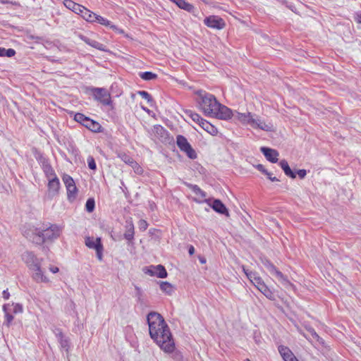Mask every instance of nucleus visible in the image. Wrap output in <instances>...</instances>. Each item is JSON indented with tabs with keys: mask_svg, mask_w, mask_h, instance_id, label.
I'll list each match as a JSON object with an SVG mask.
<instances>
[{
	"mask_svg": "<svg viewBox=\"0 0 361 361\" xmlns=\"http://www.w3.org/2000/svg\"><path fill=\"white\" fill-rule=\"evenodd\" d=\"M11 312L13 314H20L23 312V305L20 303H14L10 304Z\"/></svg>",
	"mask_w": 361,
	"mask_h": 361,
	"instance_id": "obj_36",
	"label": "nucleus"
},
{
	"mask_svg": "<svg viewBox=\"0 0 361 361\" xmlns=\"http://www.w3.org/2000/svg\"><path fill=\"white\" fill-rule=\"evenodd\" d=\"M212 207L215 212L228 216L227 208L219 200H214Z\"/></svg>",
	"mask_w": 361,
	"mask_h": 361,
	"instance_id": "obj_22",
	"label": "nucleus"
},
{
	"mask_svg": "<svg viewBox=\"0 0 361 361\" xmlns=\"http://www.w3.org/2000/svg\"><path fill=\"white\" fill-rule=\"evenodd\" d=\"M158 338H152L156 343L166 353H171L174 350L175 343L169 327L159 328L157 331Z\"/></svg>",
	"mask_w": 361,
	"mask_h": 361,
	"instance_id": "obj_3",
	"label": "nucleus"
},
{
	"mask_svg": "<svg viewBox=\"0 0 361 361\" xmlns=\"http://www.w3.org/2000/svg\"><path fill=\"white\" fill-rule=\"evenodd\" d=\"M234 114L231 109L227 106L221 104L219 102L216 110L214 111V114H212L211 117H215L222 120H227L233 117Z\"/></svg>",
	"mask_w": 361,
	"mask_h": 361,
	"instance_id": "obj_8",
	"label": "nucleus"
},
{
	"mask_svg": "<svg viewBox=\"0 0 361 361\" xmlns=\"http://www.w3.org/2000/svg\"><path fill=\"white\" fill-rule=\"evenodd\" d=\"M78 36L81 40L84 41L86 44H87V42L90 38L81 34H79Z\"/></svg>",
	"mask_w": 361,
	"mask_h": 361,
	"instance_id": "obj_56",
	"label": "nucleus"
},
{
	"mask_svg": "<svg viewBox=\"0 0 361 361\" xmlns=\"http://www.w3.org/2000/svg\"><path fill=\"white\" fill-rule=\"evenodd\" d=\"M0 2H1V4H6V3H8V1H4V0H0Z\"/></svg>",
	"mask_w": 361,
	"mask_h": 361,
	"instance_id": "obj_59",
	"label": "nucleus"
},
{
	"mask_svg": "<svg viewBox=\"0 0 361 361\" xmlns=\"http://www.w3.org/2000/svg\"><path fill=\"white\" fill-rule=\"evenodd\" d=\"M195 94L199 109L202 111L205 116H211L217 106L218 101L216 97L202 90L196 91Z\"/></svg>",
	"mask_w": 361,
	"mask_h": 361,
	"instance_id": "obj_2",
	"label": "nucleus"
},
{
	"mask_svg": "<svg viewBox=\"0 0 361 361\" xmlns=\"http://www.w3.org/2000/svg\"><path fill=\"white\" fill-rule=\"evenodd\" d=\"M121 159L123 161H125L126 164H130L133 167H134V165H137V163L135 162L131 157L126 154H123Z\"/></svg>",
	"mask_w": 361,
	"mask_h": 361,
	"instance_id": "obj_42",
	"label": "nucleus"
},
{
	"mask_svg": "<svg viewBox=\"0 0 361 361\" xmlns=\"http://www.w3.org/2000/svg\"><path fill=\"white\" fill-rule=\"evenodd\" d=\"M190 188L195 195H199L202 198L206 197V193L202 190L200 188H199L197 185H192Z\"/></svg>",
	"mask_w": 361,
	"mask_h": 361,
	"instance_id": "obj_40",
	"label": "nucleus"
},
{
	"mask_svg": "<svg viewBox=\"0 0 361 361\" xmlns=\"http://www.w3.org/2000/svg\"><path fill=\"white\" fill-rule=\"evenodd\" d=\"M22 259L30 269L34 268L36 264L38 265L41 263L40 260L31 252H25L22 255Z\"/></svg>",
	"mask_w": 361,
	"mask_h": 361,
	"instance_id": "obj_13",
	"label": "nucleus"
},
{
	"mask_svg": "<svg viewBox=\"0 0 361 361\" xmlns=\"http://www.w3.org/2000/svg\"><path fill=\"white\" fill-rule=\"evenodd\" d=\"M63 4L67 8L78 15L80 14L81 11L84 7L83 6L78 4L72 0H64Z\"/></svg>",
	"mask_w": 361,
	"mask_h": 361,
	"instance_id": "obj_21",
	"label": "nucleus"
},
{
	"mask_svg": "<svg viewBox=\"0 0 361 361\" xmlns=\"http://www.w3.org/2000/svg\"><path fill=\"white\" fill-rule=\"evenodd\" d=\"M97 252V257L99 261L102 260V252H103V245L95 250Z\"/></svg>",
	"mask_w": 361,
	"mask_h": 361,
	"instance_id": "obj_50",
	"label": "nucleus"
},
{
	"mask_svg": "<svg viewBox=\"0 0 361 361\" xmlns=\"http://www.w3.org/2000/svg\"><path fill=\"white\" fill-rule=\"evenodd\" d=\"M147 226H148V224L145 220L141 219L139 221L138 227H139L140 230L144 231L147 228Z\"/></svg>",
	"mask_w": 361,
	"mask_h": 361,
	"instance_id": "obj_46",
	"label": "nucleus"
},
{
	"mask_svg": "<svg viewBox=\"0 0 361 361\" xmlns=\"http://www.w3.org/2000/svg\"><path fill=\"white\" fill-rule=\"evenodd\" d=\"M144 272L149 276H156L158 278L164 279L167 276V272L164 266H149L143 269Z\"/></svg>",
	"mask_w": 361,
	"mask_h": 361,
	"instance_id": "obj_9",
	"label": "nucleus"
},
{
	"mask_svg": "<svg viewBox=\"0 0 361 361\" xmlns=\"http://www.w3.org/2000/svg\"><path fill=\"white\" fill-rule=\"evenodd\" d=\"M94 99L106 106L111 105L110 93L104 88L94 87L92 89Z\"/></svg>",
	"mask_w": 361,
	"mask_h": 361,
	"instance_id": "obj_7",
	"label": "nucleus"
},
{
	"mask_svg": "<svg viewBox=\"0 0 361 361\" xmlns=\"http://www.w3.org/2000/svg\"><path fill=\"white\" fill-rule=\"evenodd\" d=\"M49 269L53 274H56L59 271V268L57 267H54V266L49 267Z\"/></svg>",
	"mask_w": 361,
	"mask_h": 361,
	"instance_id": "obj_55",
	"label": "nucleus"
},
{
	"mask_svg": "<svg viewBox=\"0 0 361 361\" xmlns=\"http://www.w3.org/2000/svg\"><path fill=\"white\" fill-rule=\"evenodd\" d=\"M87 44L97 49L102 50V51L104 50V45L98 42L96 40L89 39V40L87 42Z\"/></svg>",
	"mask_w": 361,
	"mask_h": 361,
	"instance_id": "obj_37",
	"label": "nucleus"
},
{
	"mask_svg": "<svg viewBox=\"0 0 361 361\" xmlns=\"http://www.w3.org/2000/svg\"><path fill=\"white\" fill-rule=\"evenodd\" d=\"M61 232V227L51 224L49 227L40 230L37 228H30L23 231V235L36 244H40L47 240L57 238Z\"/></svg>",
	"mask_w": 361,
	"mask_h": 361,
	"instance_id": "obj_1",
	"label": "nucleus"
},
{
	"mask_svg": "<svg viewBox=\"0 0 361 361\" xmlns=\"http://www.w3.org/2000/svg\"><path fill=\"white\" fill-rule=\"evenodd\" d=\"M262 263L267 269L271 274L274 276L284 286H292L286 276L282 272L276 269V267L268 259H262Z\"/></svg>",
	"mask_w": 361,
	"mask_h": 361,
	"instance_id": "obj_5",
	"label": "nucleus"
},
{
	"mask_svg": "<svg viewBox=\"0 0 361 361\" xmlns=\"http://www.w3.org/2000/svg\"><path fill=\"white\" fill-rule=\"evenodd\" d=\"M233 118L241 123L250 125L252 127V123H254L255 115L250 112L243 114L236 111L234 113Z\"/></svg>",
	"mask_w": 361,
	"mask_h": 361,
	"instance_id": "obj_11",
	"label": "nucleus"
},
{
	"mask_svg": "<svg viewBox=\"0 0 361 361\" xmlns=\"http://www.w3.org/2000/svg\"><path fill=\"white\" fill-rule=\"evenodd\" d=\"M54 334L58 338L61 348L68 352L69 348L68 339L63 336L62 331L59 329L54 331Z\"/></svg>",
	"mask_w": 361,
	"mask_h": 361,
	"instance_id": "obj_19",
	"label": "nucleus"
},
{
	"mask_svg": "<svg viewBox=\"0 0 361 361\" xmlns=\"http://www.w3.org/2000/svg\"><path fill=\"white\" fill-rule=\"evenodd\" d=\"M2 295H3V298L5 299V300H8L9 297H10V293H8V289L6 290H4L2 293Z\"/></svg>",
	"mask_w": 361,
	"mask_h": 361,
	"instance_id": "obj_54",
	"label": "nucleus"
},
{
	"mask_svg": "<svg viewBox=\"0 0 361 361\" xmlns=\"http://www.w3.org/2000/svg\"><path fill=\"white\" fill-rule=\"evenodd\" d=\"M88 117L85 116L84 114L80 113L75 114L74 116V119L78 123H80L82 126H85Z\"/></svg>",
	"mask_w": 361,
	"mask_h": 361,
	"instance_id": "obj_39",
	"label": "nucleus"
},
{
	"mask_svg": "<svg viewBox=\"0 0 361 361\" xmlns=\"http://www.w3.org/2000/svg\"><path fill=\"white\" fill-rule=\"evenodd\" d=\"M243 270L244 273L246 274L248 279L250 281V282L256 287L260 286V284L263 283L264 281L262 279V278L258 276V274L252 271H249L248 269H245V267H243Z\"/></svg>",
	"mask_w": 361,
	"mask_h": 361,
	"instance_id": "obj_15",
	"label": "nucleus"
},
{
	"mask_svg": "<svg viewBox=\"0 0 361 361\" xmlns=\"http://www.w3.org/2000/svg\"><path fill=\"white\" fill-rule=\"evenodd\" d=\"M265 297L269 300H274V295L272 291L267 287L264 282L257 288Z\"/></svg>",
	"mask_w": 361,
	"mask_h": 361,
	"instance_id": "obj_28",
	"label": "nucleus"
},
{
	"mask_svg": "<svg viewBox=\"0 0 361 361\" xmlns=\"http://www.w3.org/2000/svg\"><path fill=\"white\" fill-rule=\"evenodd\" d=\"M3 310L5 314V323L7 326H9L10 324L13 320V316L12 315L11 310V305L9 303L5 304L3 306Z\"/></svg>",
	"mask_w": 361,
	"mask_h": 361,
	"instance_id": "obj_26",
	"label": "nucleus"
},
{
	"mask_svg": "<svg viewBox=\"0 0 361 361\" xmlns=\"http://www.w3.org/2000/svg\"><path fill=\"white\" fill-rule=\"evenodd\" d=\"M32 271V279L37 283H49V279L44 274L43 271L41 268V263L38 265H35L34 268L31 269Z\"/></svg>",
	"mask_w": 361,
	"mask_h": 361,
	"instance_id": "obj_12",
	"label": "nucleus"
},
{
	"mask_svg": "<svg viewBox=\"0 0 361 361\" xmlns=\"http://www.w3.org/2000/svg\"><path fill=\"white\" fill-rule=\"evenodd\" d=\"M135 296L138 298V300H140L142 296V289L140 287H138L137 286H135Z\"/></svg>",
	"mask_w": 361,
	"mask_h": 361,
	"instance_id": "obj_48",
	"label": "nucleus"
},
{
	"mask_svg": "<svg viewBox=\"0 0 361 361\" xmlns=\"http://www.w3.org/2000/svg\"><path fill=\"white\" fill-rule=\"evenodd\" d=\"M80 15L82 16V18L84 20H85L87 22H90V23L94 22V18H95V13H93L92 11L88 10L85 6L83 7V9H82Z\"/></svg>",
	"mask_w": 361,
	"mask_h": 361,
	"instance_id": "obj_27",
	"label": "nucleus"
},
{
	"mask_svg": "<svg viewBox=\"0 0 361 361\" xmlns=\"http://www.w3.org/2000/svg\"><path fill=\"white\" fill-rule=\"evenodd\" d=\"M200 126L212 135H214L218 133L217 128L204 119L203 121H202V123L200 125Z\"/></svg>",
	"mask_w": 361,
	"mask_h": 361,
	"instance_id": "obj_25",
	"label": "nucleus"
},
{
	"mask_svg": "<svg viewBox=\"0 0 361 361\" xmlns=\"http://www.w3.org/2000/svg\"><path fill=\"white\" fill-rule=\"evenodd\" d=\"M266 176H267V178H268L271 181H273V182H274V181H279V180L276 177L273 176H272V173H270V172H268V173L266 174Z\"/></svg>",
	"mask_w": 361,
	"mask_h": 361,
	"instance_id": "obj_53",
	"label": "nucleus"
},
{
	"mask_svg": "<svg viewBox=\"0 0 361 361\" xmlns=\"http://www.w3.org/2000/svg\"><path fill=\"white\" fill-rule=\"evenodd\" d=\"M360 22L361 23V15L360 16Z\"/></svg>",
	"mask_w": 361,
	"mask_h": 361,
	"instance_id": "obj_60",
	"label": "nucleus"
},
{
	"mask_svg": "<svg viewBox=\"0 0 361 361\" xmlns=\"http://www.w3.org/2000/svg\"><path fill=\"white\" fill-rule=\"evenodd\" d=\"M95 202L93 198H89L85 204L86 211L89 213L92 212L94 209Z\"/></svg>",
	"mask_w": 361,
	"mask_h": 361,
	"instance_id": "obj_38",
	"label": "nucleus"
},
{
	"mask_svg": "<svg viewBox=\"0 0 361 361\" xmlns=\"http://www.w3.org/2000/svg\"><path fill=\"white\" fill-rule=\"evenodd\" d=\"M87 164L88 166L90 169L95 170L97 168V165L95 161L92 157H89L87 158Z\"/></svg>",
	"mask_w": 361,
	"mask_h": 361,
	"instance_id": "obj_44",
	"label": "nucleus"
},
{
	"mask_svg": "<svg viewBox=\"0 0 361 361\" xmlns=\"http://www.w3.org/2000/svg\"><path fill=\"white\" fill-rule=\"evenodd\" d=\"M284 173L287 176H288L291 178H295V177H296V173L295 172H293L290 167L288 169H287L286 170H285Z\"/></svg>",
	"mask_w": 361,
	"mask_h": 361,
	"instance_id": "obj_47",
	"label": "nucleus"
},
{
	"mask_svg": "<svg viewBox=\"0 0 361 361\" xmlns=\"http://www.w3.org/2000/svg\"><path fill=\"white\" fill-rule=\"evenodd\" d=\"M260 150L266 159L270 162L276 163L278 161L279 153L277 150L266 147H261Z\"/></svg>",
	"mask_w": 361,
	"mask_h": 361,
	"instance_id": "obj_14",
	"label": "nucleus"
},
{
	"mask_svg": "<svg viewBox=\"0 0 361 361\" xmlns=\"http://www.w3.org/2000/svg\"><path fill=\"white\" fill-rule=\"evenodd\" d=\"M296 361H298V360Z\"/></svg>",
	"mask_w": 361,
	"mask_h": 361,
	"instance_id": "obj_62",
	"label": "nucleus"
},
{
	"mask_svg": "<svg viewBox=\"0 0 361 361\" xmlns=\"http://www.w3.org/2000/svg\"><path fill=\"white\" fill-rule=\"evenodd\" d=\"M252 127L254 128H259L265 131H271L273 126L270 123H267L258 118H254V123H252Z\"/></svg>",
	"mask_w": 361,
	"mask_h": 361,
	"instance_id": "obj_20",
	"label": "nucleus"
},
{
	"mask_svg": "<svg viewBox=\"0 0 361 361\" xmlns=\"http://www.w3.org/2000/svg\"><path fill=\"white\" fill-rule=\"evenodd\" d=\"M204 23L207 27L217 30H221L225 26L224 20L216 16H210L206 18Z\"/></svg>",
	"mask_w": 361,
	"mask_h": 361,
	"instance_id": "obj_10",
	"label": "nucleus"
},
{
	"mask_svg": "<svg viewBox=\"0 0 361 361\" xmlns=\"http://www.w3.org/2000/svg\"><path fill=\"white\" fill-rule=\"evenodd\" d=\"M66 190L68 200L73 202L75 199L78 192L75 184L66 188Z\"/></svg>",
	"mask_w": 361,
	"mask_h": 361,
	"instance_id": "obj_30",
	"label": "nucleus"
},
{
	"mask_svg": "<svg viewBox=\"0 0 361 361\" xmlns=\"http://www.w3.org/2000/svg\"><path fill=\"white\" fill-rule=\"evenodd\" d=\"M199 260L201 264L206 263V259L204 257H199Z\"/></svg>",
	"mask_w": 361,
	"mask_h": 361,
	"instance_id": "obj_58",
	"label": "nucleus"
},
{
	"mask_svg": "<svg viewBox=\"0 0 361 361\" xmlns=\"http://www.w3.org/2000/svg\"><path fill=\"white\" fill-rule=\"evenodd\" d=\"M140 77L144 80H152L157 78V75L149 71L141 72L139 73Z\"/></svg>",
	"mask_w": 361,
	"mask_h": 361,
	"instance_id": "obj_33",
	"label": "nucleus"
},
{
	"mask_svg": "<svg viewBox=\"0 0 361 361\" xmlns=\"http://www.w3.org/2000/svg\"><path fill=\"white\" fill-rule=\"evenodd\" d=\"M278 350L284 361H296L298 360L288 347L279 345Z\"/></svg>",
	"mask_w": 361,
	"mask_h": 361,
	"instance_id": "obj_16",
	"label": "nucleus"
},
{
	"mask_svg": "<svg viewBox=\"0 0 361 361\" xmlns=\"http://www.w3.org/2000/svg\"><path fill=\"white\" fill-rule=\"evenodd\" d=\"M43 171L45 173L46 178L48 180L57 177L55 173L54 170L53 169L51 166L49 164H43Z\"/></svg>",
	"mask_w": 361,
	"mask_h": 361,
	"instance_id": "obj_29",
	"label": "nucleus"
},
{
	"mask_svg": "<svg viewBox=\"0 0 361 361\" xmlns=\"http://www.w3.org/2000/svg\"><path fill=\"white\" fill-rule=\"evenodd\" d=\"M126 232L124 233V238L128 240L131 241L134 238V225L132 221V219H128L126 221Z\"/></svg>",
	"mask_w": 361,
	"mask_h": 361,
	"instance_id": "obj_18",
	"label": "nucleus"
},
{
	"mask_svg": "<svg viewBox=\"0 0 361 361\" xmlns=\"http://www.w3.org/2000/svg\"><path fill=\"white\" fill-rule=\"evenodd\" d=\"M16 54V51L13 49H5L0 47V56L12 57Z\"/></svg>",
	"mask_w": 361,
	"mask_h": 361,
	"instance_id": "obj_35",
	"label": "nucleus"
},
{
	"mask_svg": "<svg viewBox=\"0 0 361 361\" xmlns=\"http://www.w3.org/2000/svg\"><path fill=\"white\" fill-rule=\"evenodd\" d=\"M295 173H297L298 175L300 178L302 179L307 175V171L305 169H300V170H298Z\"/></svg>",
	"mask_w": 361,
	"mask_h": 361,
	"instance_id": "obj_51",
	"label": "nucleus"
},
{
	"mask_svg": "<svg viewBox=\"0 0 361 361\" xmlns=\"http://www.w3.org/2000/svg\"><path fill=\"white\" fill-rule=\"evenodd\" d=\"M161 290L167 293L168 295H171L173 292V287L171 283L166 281H162L160 283Z\"/></svg>",
	"mask_w": 361,
	"mask_h": 361,
	"instance_id": "obj_34",
	"label": "nucleus"
},
{
	"mask_svg": "<svg viewBox=\"0 0 361 361\" xmlns=\"http://www.w3.org/2000/svg\"><path fill=\"white\" fill-rule=\"evenodd\" d=\"M139 94L145 99H146L148 102H151L152 101L151 95L146 91H140Z\"/></svg>",
	"mask_w": 361,
	"mask_h": 361,
	"instance_id": "obj_43",
	"label": "nucleus"
},
{
	"mask_svg": "<svg viewBox=\"0 0 361 361\" xmlns=\"http://www.w3.org/2000/svg\"><path fill=\"white\" fill-rule=\"evenodd\" d=\"M245 361H250L249 359H246L245 360Z\"/></svg>",
	"mask_w": 361,
	"mask_h": 361,
	"instance_id": "obj_61",
	"label": "nucleus"
},
{
	"mask_svg": "<svg viewBox=\"0 0 361 361\" xmlns=\"http://www.w3.org/2000/svg\"><path fill=\"white\" fill-rule=\"evenodd\" d=\"M63 181L64 182V184L66 188L75 185V182L72 177L67 174L63 176Z\"/></svg>",
	"mask_w": 361,
	"mask_h": 361,
	"instance_id": "obj_41",
	"label": "nucleus"
},
{
	"mask_svg": "<svg viewBox=\"0 0 361 361\" xmlns=\"http://www.w3.org/2000/svg\"><path fill=\"white\" fill-rule=\"evenodd\" d=\"M147 321L149 326V332L151 338H158L157 331L159 328H166L167 324L164 317L156 312H151L147 316Z\"/></svg>",
	"mask_w": 361,
	"mask_h": 361,
	"instance_id": "obj_4",
	"label": "nucleus"
},
{
	"mask_svg": "<svg viewBox=\"0 0 361 361\" xmlns=\"http://www.w3.org/2000/svg\"><path fill=\"white\" fill-rule=\"evenodd\" d=\"M94 22H97L101 25H105V26H109L112 28H115L114 25H111V22L107 20L106 18H103L101 16H99L95 13V18H94Z\"/></svg>",
	"mask_w": 361,
	"mask_h": 361,
	"instance_id": "obj_32",
	"label": "nucleus"
},
{
	"mask_svg": "<svg viewBox=\"0 0 361 361\" xmlns=\"http://www.w3.org/2000/svg\"><path fill=\"white\" fill-rule=\"evenodd\" d=\"M307 330L311 334L314 338H315L320 343L322 342V339L319 337V336L317 334V332L313 328H309Z\"/></svg>",
	"mask_w": 361,
	"mask_h": 361,
	"instance_id": "obj_45",
	"label": "nucleus"
},
{
	"mask_svg": "<svg viewBox=\"0 0 361 361\" xmlns=\"http://www.w3.org/2000/svg\"><path fill=\"white\" fill-rule=\"evenodd\" d=\"M257 169L260 171L261 172H262L264 174H267L269 171L264 168V166L262 164H258L257 166Z\"/></svg>",
	"mask_w": 361,
	"mask_h": 361,
	"instance_id": "obj_52",
	"label": "nucleus"
},
{
	"mask_svg": "<svg viewBox=\"0 0 361 361\" xmlns=\"http://www.w3.org/2000/svg\"><path fill=\"white\" fill-rule=\"evenodd\" d=\"M176 144L180 151L185 152L190 159H195L197 158L195 151L183 135H179L176 137Z\"/></svg>",
	"mask_w": 361,
	"mask_h": 361,
	"instance_id": "obj_6",
	"label": "nucleus"
},
{
	"mask_svg": "<svg viewBox=\"0 0 361 361\" xmlns=\"http://www.w3.org/2000/svg\"><path fill=\"white\" fill-rule=\"evenodd\" d=\"M85 245L89 248L94 250H97L101 246H102L101 239L99 238H94L91 237H87L85 238Z\"/></svg>",
	"mask_w": 361,
	"mask_h": 361,
	"instance_id": "obj_23",
	"label": "nucleus"
},
{
	"mask_svg": "<svg viewBox=\"0 0 361 361\" xmlns=\"http://www.w3.org/2000/svg\"><path fill=\"white\" fill-rule=\"evenodd\" d=\"M84 126L94 133H99L102 131L101 125L98 122L90 119V118H87Z\"/></svg>",
	"mask_w": 361,
	"mask_h": 361,
	"instance_id": "obj_24",
	"label": "nucleus"
},
{
	"mask_svg": "<svg viewBox=\"0 0 361 361\" xmlns=\"http://www.w3.org/2000/svg\"><path fill=\"white\" fill-rule=\"evenodd\" d=\"M188 252H189L190 255H192L194 254V252H195V248H194V247H193V246H192V245H191V246L189 247Z\"/></svg>",
	"mask_w": 361,
	"mask_h": 361,
	"instance_id": "obj_57",
	"label": "nucleus"
},
{
	"mask_svg": "<svg viewBox=\"0 0 361 361\" xmlns=\"http://www.w3.org/2000/svg\"><path fill=\"white\" fill-rule=\"evenodd\" d=\"M187 116H188L194 122L199 124V126L202 123V121H204L198 114L193 112L191 110H187L185 111Z\"/></svg>",
	"mask_w": 361,
	"mask_h": 361,
	"instance_id": "obj_31",
	"label": "nucleus"
},
{
	"mask_svg": "<svg viewBox=\"0 0 361 361\" xmlns=\"http://www.w3.org/2000/svg\"><path fill=\"white\" fill-rule=\"evenodd\" d=\"M279 165L281 167V169L283 170V171L290 167L287 161L285 159L281 160L279 162Z\"/></svg>",
	"mask_w": 361,
	"mask_h": 361,
	"instance_id": "obj_49",
	"label": "nucleus"
},
{
	"mask_svg": "<svg viewBox=\"0 0 361 361\" xmlns=\"http://www.w3.org/2000/svg\"><path fill=\"white\" fill-rule=\"evenodd\" d=\"M48 191L49 195L54 197L59 192L60 188V182L57 177L49 179Z\"/></svg>",
	"mask_w": 361,
	"mask_h": 361,
	"instance_id": "obj_17",
	"label": "nucleus"
}]
</instances>
